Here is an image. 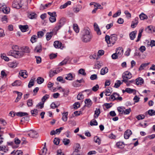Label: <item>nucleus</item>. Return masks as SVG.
Returning <instances> with one entry per match:
<instances>
[{
	"label": "nucleus",
	"mask_w": 155,
	"mask_h": 155,
	"mask_svg": "<svg viewBox=\"0 0 155 155\" xmlns=\"http://www.w3.org/2000/svg\"><path fill=\"white\" fill-rule=\"evenodd\" d=\"M92 35L89 30L87 29H85L82 37V41L85 43L90 42L92 38Z\"/></svg>",
	"instance_id": "nucleus-1"
},
{
	"label": "nucleus",
	"mask_w": 155,
	"mask_h": 155,
	"mask_svg": "<svg viewBox=\"0 0 155 155\" xmlns=\"http://www.w3.org/2000/svg\"><path fill=\"white\" fill-rule=\"evenodd\" d=\"M105 38L107 44H112L113 45L117 40V36L115 34L112 35L110 36L106 35Z\"/></svg>",
	"instance_id": "nucleus-2"
},
{
	"label": "nucleus",
	"mask_w": 155,
	"mask_h": 155,
	"mask_svg": "<svg viewBox=\"0 0 155 155\" xmlns=\"http://www.w3.org/2000/svg\"><path fill=\"white\" fill-rule=\"evenodd\" d=\"M8 55L12 56L16 58H19L24 55V52L21 51H10L8 53Z\"/></svg>",
	"instance_id": "nucleus-3"
},
{
	"label": "nucleus",
	"mask_w": 155,
	"mask_h": 155,
	"mask_svg": "<svg viewBox=\"0 0 155 155\" xmlns=\"http://www.w3.org/2000/svg\"><path fill=\"white\" fill-rule=\"evenodd\" d=\"M132 77V74L128 71L125 72L123 74L122 78L124 79H129Z\"/></svg>",
	"instance_id": "nucleus-4"
},
{
	"label": "nucleus",
	"mask_w": 155,
	"mask_h": 155,
	"mask_svg": "<svg viewBox=\"0 0 155 155\" xmlns=\"http://www.w3.org/2000/svg\"><path fill=\"white\" fill-rule=\"evenodd\" d=\"M27 136L32 138H37L38 137V135L36 131L32 130L29 132Z\"/></svg>",
	"instance_id": "nucleus-5"
},
{
	"label": "nucleus",
	"mask_w": 155,
	"mask_h": 155,
	"mask_svg": "<svg viewBox=\"0 0 155 155\" xmlns=\"http://www.w3.org/2000/svg\"><path fill=\"white\" fill-rule=\"evenodd\" d=\"M116 54L119 56V58H120L123 54V49L122 47H120L117 48L116 49Z\"/></svg>",
	"instance_id": "nucleus-6"
},
{
	"label": "nucleus",
	"mask_w": 155,
	"mask_h": 155,
	"mask_svg": "<svg viewBox=\"0 0 155 155\" xmlns=\"http://www.w3.org/2000/svg\"><path fill=\"white\" fill-rule=\"evenodd\" d=\"M1 8V12H3L4 13L7 14L9 13L10 11V8L6 6L5 5H2Z\"/></svg>",
	"instance_id": "nucleus-7"
},
{
	"label": "nucleus",
	"mask_w": 155,
	"mask_h": 155,
	"mask_svg": "<svg viewBox=\"0 0 155 155\" xmlns=\"http://www.w3.org/2000/svg\"><path fill=\"white\" fill-rule=\"evenodd\" d=\"M42 51L41 45L40 44L37 45L35 48L34 51L35 52L39 53Z\"/></svg>",
	"instance_id": "nucleus-8"
},
{
	"label": "nucleus",
	"mask_w": 155,
	"mask_h": 155,
	"mask_svg": "<svg viewBox=\"0 0 155 155\" xmlns=\"http://www.w3.org/2000/svg\"><path fill=\"white\" fill-rule=\"evenodd\" d=\"M132 134V132L130 130H127L124 132V136L125 139H128Z\"/></svg>",
	"instance_id": "nucleus-9"
},
{
	"label": "nucleus",
	"mask_w": 155,
	"mask_h": 155,
	"mask_svg": "<svg viewBox=\"0 0 155 155\" xmlns=\"http://www.w3.org/2000/svg\"><path fill=\"white\" fill-rule=\"evenodd\" d=\"M139 18L138 17H136L132 21L131 27L134 28L138 23Z\"/></svg>",
	"instance_id": "nucleus-10"
},
{
	"label": "nucleus",
	"mask_w": 155,
	"mask_h": 155,
	"mask_svg": "<svg viewBox=\"0 0 155 155\" xmlns=\"http://www.w3.org/2000/svg\"><path fill=\"white\" fill-rule=\"evenodd\" d=\"M12 7L14 8L17 9H19L21 7V6L20 5L19 3L16 0L13 1L12 4Z\"/></svg>",
	"instance_id": "nucleus-11"
},
{
	"label": "nucleus",
	"mask_w": 155,
	"mask_h": 155,
	"mask_svg": "<svg viewBox=\"0 0 155 155\" xmlns=\"http://www.w3.org/2000/svg\"><path fill=\"white\" fill-rule=\"evenodd\" d=\"M94 29L95 31L97 32V33L98 35H100L101 34V32L99 27L97 24L95 23L94 25Z\"/></svg>",
	"instance_id": "nucleus-12"
},
{
	"label": "nucleus",
	"mask_w": 155,
	"mask_h": 155,
	"mask_svg": "<svg viewBox=\"0 0 155 155\" xmlns=\"http://www.w3.org/2000/svg\"><path fill=\"white\" fill-rule=\"evenodd\" d=\"M74 75H73L71 73H69L66 75L65 79L69 81H71L74 78Z\"/></svg>",
	"instance_id": "nucleus-13"
},
{
	"label": "nucleus",
	"mask_w": 155,
	"mask_h": 155,
	"mask_svg": "<svg viewBox=\"0 0 155 155\" xmlns=\"http://www.w3.org/2000/svg\"><path fill=\"white\" fill-rule=\"evenodd\" d=\"M84 102L85 104V105L88 107H90L91 106L92 104V102L90 99H86Z\"/></svg>",
	"instance_id": "nucleus-14"
},
{
	"label": "nucleus",
	"mask_w": 155,
	"mask_h": 155,
	"mask_svg": "<svg viewBox=\"0 0 155 155\" xmlns=\"http://www.w3.org/2000/svg\"><path fill=\"white\" fill-rule=\"evenodd\" d=\"M137 31H133L129 34V36L130 39L131 40H133L136 37L137 34Z\"/></svg>",
	"instance_id": "nucleus-15"
},
{
	"label": "nucleus",
	"mask_w": 155,
	"mask_h": 155,
	"mask_svg": "<svg viewBox=\"0 0 155 155\" xmlns=\"http://www.w3.org/2000/svg\"><path fill=\"white\" fill-rule=\"evenodd\" d=\"M62 43L58 41H55L54 43V47L56 48H60L61 46Z\"/></svg>",
	"instance_id": "nucleus-16"
},
{
	"label": "nucleus",
	"mask_w": 155,
	"mask_h": 155,
	"mask_svg": "<svg viewBox=\"0 0 155 155\" xmlns=\"http://www.w3.org/2000/svg\"><path fill=\"white\" fill-rule=\"evenodd\" d=\"M8 151V149L5 146H0V152H0L2 155L4 154V153Z\"/></svg>",
	"instance_id": "nucleus-17"
},
{
	"label": "nucleus",
	"mask_w": 155,
	"mask_h": 155,
	"mask_svg": "<svg viewBox=\"0 0 155 155\" xmlns=\"http://www.w3.org/2000/svg\"><path fill=\"white\" fill-rule=\"evenodd\" d=\"M19 75L23 78H25L27 76V72L25 70H21L19 72Z\"/></svg>",
	"instance_id": "nucleus-18"
},
{
	"label": "nucleus",
	"mask_w": 155,
	"mask_h": 155,
	"mask_svg": "<svg viewBox=\"0 0 155 155\" xmlns=\"http://www.w3.org/2000/svg\"><path fill=\"white\" fill-rule=\"evenodd\" d=\"M19 27L21 29V31L23 32H24L26 31L27 29L28 28V26L27 25H19Z\"/></svg>",
	"instance_id": "nucleus-19"
},
{
	"label": "nucleus",
	"mask_w": 155,
	"mask_h": 155,
	"mask_svg": "<svg viewBox=\"0 0 155 155\" xmlns=\"http://www.w3.org/2000/svg\"><path fill=\"white\" fill-rule=\"evenodd\" d=\"M143 80L142 78H138L136 79V84L137 85H141L143 83Z\"/></svg>",
	"instance_id": "nucleus-20"
},
{
	"label": "nucleus",
	"mask_w": 155,
	"mask_h": 155,
	"mask_svg": "<svg viewBox=\"0 0 155 155\" xmlns=\"http://www.w3.org/2000/svg\"><path fill=\"white\" fill-rule=\"evenodd\" d=\"M108 71V69L107 67H105L101 69L100 74L102 75H104L107 73Z\"/></svg>",
	"instance_id": "nucleus-21"
},
{
	"label": "nucleus",
	"mask_w": 155,
	"mask_h": 155,
	"mask_svg": "<svg viewBox=\"0 0 155 155\" xmlns=\"http://www.w3.org/2000/svg\"><path fill=\"white\" fill-rule=\"evenodd\" d=\"M53 35V32H47L46 35V39L47 41L49 40L52 36Z\"/></svg>",
	"instance_id": "nucleus-22"
},
{
	"label": "nucleus",
	"mask_w": 155,
	"mask_h": 155,
	"mask_svg": "<svg viewBox=\"0 0 155 155\" xmlns=\"http://www.w3.org/2000/svg\"><path fill=\"white\" fill-rule=\"evenodd\" d=\"M101 112L99 109L96 108L94 112V118H97L98 117L99 115L100 114Z\"/></svg>",
	"instance_id": "nucleus-23"
},
{
	"label": "nucleus",
	"mask_w": 155,
	"mask_h": 155,
	"mask_svg": "<svg viewBox=\"0 0 155 155\" xmlns=\"http://www.w3.org/2000/svg\"><path fill=\"white\" fill-rule=\"evenodd\" d=\"M68 113L67 112L65 113H63L62 114V119L63 121L66 122L67 121L68 119Z\"/></svg>",
	"instance_id": "nucleus-24"
},
{
	"label": "nucleus",
	"mask_w": 155,
	"mask_h": 155,
	"mask_svg": "<svg viewBox=\"0 0 155 155\" xmlns=\"http://www.w3.org/2000/svg\"><path fill=\"white\" fill-rule=\"evenodd\" d=\"M82 8V6L80 5H78L76 7L74 8L73 10L75 12H78Z\"/></svg>",
	"instance_id": "nucleus-25"
},
{
	"label": "nucleus",
	"mask_w": 155,
	"mask_h": 155,
	"mask_svg": "<svg viewBox=\"0 0 155 155\" xmlns=\"http://www.w3.org/2000/svg\"><path fill=\"white\" fill-rule=\"evenodd\" d=\"M119 96L118 94L114 93H113V94L111 95L110 97V99L112 100H116L118 97Z\"/></svg>",
	"instance_id": "nucleus-26"
},
{
	"label": "nucleus",
	"mask_w": 155,
	"mask_h": 155,
	"mask_svg": "<svg viewBox=\"0 0 155 155\" xmlns=\"http://www.w3.org/2000/svg\"><path fill=\"white\" fill-rule=\"evenodd\" d=\"M117 147L121 149H123L124 147V144L123 142H119L117 143Z\"/></svg>",
	"instance_id": "nucleus-27"
},
{
	"label": "nucleus",
	"mask_w": 155,
	"mask_h": 155,
	"mask_svg": "<svg viewBox=\"0 0 155 155\" xmlns=\"http://www.w3.org/2000/svg\"><path fill=\"white\" fill-rule=\"evenodd\" d=\"M46 143H45V147L43 148V149L41 150L40 153V155H46V154L47 152V149L45 147Z\"/></svg>",
	"instance_id": "nucleus-28"
},
{
	"label": "nucleus",
	"mask_w": 155,
	"mask_h": 155,
	"mask_svg": "<svg viewBox=\"0 0 155 155\" xmlns=\"http://www.w3.org/2000/svg\"><path fill=\"white\" fill-rule=\"evenodd\" d=\"M15 114L18 116L20 117H23L25 116H28V114L26 112H18L16 113Z\"/></svg>",
	"instance_id": "nucleus-29"
},
{
	"label": "nucleus",
	"mask_w": 155,
	"mask_h": 155,
	"mask_svg": "<svg viewBox=\"0 0 155 155\" xmlns=\"http://www.w3.org/2000/svg\"><path fill=\"white\" fill-rule=\"evenodd\" d=\"M139 18L140 20H143L147 19L148 17L145 14L142 13L139 15Z\"/></svg>",
	"instance_id": "nucleus-30"
},
{
	"label": "nucleus",
	"mask_w": 155,
	"mask_h": 155,
	"mask_svg": "<svg viewBox=\"0 0 155 155\" xmlns=\"http://www.w3.org/2000/svg\"><path fill=\"white\" fill-rule=\"evenodd\" d=\"M51 3H49L48 4H46L45 5H44L41 4L40 7V9L41 10H43L46 9L48 7L50 6L51 5Z\"/></svg>",
	"instance_id": "nucleus-31"
},
{
	"label": "nucleus",
	"mask_w": 155,
	"mask_h": 155,
	"mask_svg": "<svg viewBox=\"0 0 155 155\" xmlns=\"http://www.w3.org/2000/svg\"><path fill=\"white\" fill-rule=\"evenodd\" d=\"M125 109L124 107H118L117 108L118 111L120 113V114H124V110Z\"/></svg>",
	"instance_id": "nucleus-32"
},
{
	"label": "nucleus",
	"mask_w": 155,
	"mask_h": 155,
	"mask_svg": "<svg viewBox=\"0 0 155 155\" xmlns=\"http://www.w3.org/2000/svg\"><path fill=\"white\" fill-rule=\"evenodd\" d=\"M37 17V14L34 13H31L28 15V17L31 19L35 18Z\"/></svg>",
	"instance_id": "nucleus-33"
},
{
	"label": "nucleus",
	"mask_w": 155,
	"mask_h": 155,
	"mask_svg": "<svg viewBox=\"0 0 155 155\" xmlns=\"http://www.w3.org/2000/svg\"><path fill=\"white\" fill-rule=\"evenodd\" d=\"M31 113L33 116H35L38 115V110L36 109H34L31 111Z\"/></svg>",
	"instance_id": "nucleus-34"
},
{
	"label": "nucleus",
	"mask_w": 155,
	"mask_h": 155,
	"mask_svg": "<svg viewBox=\"0 0 155 155\" xmlns=\"http://www.w3.org/2000/svg\"><path fill=\"white\" fill-rule=\"evenodd\" d=\"M143 29H142L139 31V32L138 33V35L137 37V40L136 41V42H137L140 41L142 36V33L143 32Z\"/></svg>",
	"instance_id": "nucleus-35"
},
{
	"label": "nucleus",
	"mask_w": 155,
	"mask_h": 155,
	"mask_svg": "<svg viewBox=\"0 0 155 155\" xmlns=\"http://www.w3.org/2000/svg\"><path fill=\"white\" fill-rule=\"evenodd\" d=\"M1 58L2 59H4L6 61H9V58L8 57L6 56V55L5 54H1Z\"/></svg>",
	"instance_id": "nucleus-36"
},
{
	"label": "nucleus",
	"mask_w": 155,
	"mask_h": 155,
	"mask_svg": "<svg viewBox=\"0 0 155 155\" xmlns=\"http://www.w3.org/2000/svg\"><path fill=\"white\" fill-rule=\"evenodd\" d=\"M21 84V81H15L14 83L12 84V86H19Z\"/></svg>",
	"instance_id": "nucleus-37"
},
{
	"label": "nucleus",
	"mask_w": 155,
	"mask_h": 155,
	"mask_svg": "<svg viewBox=\"0 0 155 155\" xmlns=\"http://www.w3.org/2000/svg\"><path fill=\"white\" fill-rule=\"evenodd\" d=\"M73 28L76 33H78L79 31V28L77 24H74L73 25Z\"/></svg>",
	"instance_id": "nucleus-38"
},
{
	"label": "nucleus",
	"mask_w": 155,
	"mask_h": 155,
	"mask_svg": "<svg viewBox=\"0 0 155 155\" xmlns=\"http://www.w3.org/2000/svg\"><path fill=\"white\" fill-rule=\"evenodd\" d=\"M44 103L43 102H39L36 105V107L38 108L42 109L44 107Z\"/></svg>",
	"instance_id": "nucleus-39"
},
{
	"label": "nucleus",
	"mask_w": 155,
	"mask_h": 155,
	"mask_svg": "<svg viewBox=\"0 0 155 155\" xmlns=\"http://www.w3.org/2000/svg\"><path fill=\"white\" fill-rule=\"evenodd\" d=\"M37 39V36L36 35H33L31 39V41L32 43L35 42Z\"/></svg>",
	"instance_id": "nucleus-40"
},
{
	"label": "nucleus",
	"mask_w": 155,
	"mask_h": 155,
	"mask_svg": "<svg viewBox=\"0 0 155 155\" xmlns=\"http://www.w3.org/2000/svg\"><path fill=\"white\" fill-rule=\"evenodd\" d=\"M149 63H146L144 64H143L140 66L139 70H142L144 69V68H146L148 64Z\"/></svg>",
	"instance_id": "nucleus-41"
},
{
	"label": "nucleus",
	"mask_w": 155,
	"mask_h": 155,
	"mask_svg": "<svg viewBox=\"0 0 155 155\" xmlns=\"http://www.w3.org/2000/svg\"><path fill=\"white\" fill-rule=\"evenodd\" d=\"M111 90L112 89L110 87L108 88L107 90H106V91L105 92L106 96H109L110 95L112 91Z\"/></svg>",
	"instance_id": "nucleus-42"
},
{
	"label": "nucleus",
	"mask_w": 155,
	"mask_h": 155,
	"mask_svg": "<svg viewBox=\"0 0 155 155\" xmlns=\"http://www.w3.org/2000/svg\"><path fill=\"white\" fill-rule=\"evenodd\" d=\"M33 104V101L32 99H29L27 101V105L28 107H31Z\"/></svg>",
	"instance_id": "nucleus-43"
},
{
	"label": "nucleus",
	"mask_w": 155,
	"mask_h": 155,
	"mask_svg": "<svg viewBox=\"0 0 155 155\" xmlns=\"http://www.w3.org/2000/svg\"><path fill=\"white\" fill-rule=\"evenodd\" d=\"M44 79L41 77H38L37 79V83L39 84H41L44 82Z\"/></svg>",
	"instance_id": "nucleus-44"
},
{
	"label": "nucleus",
	"mask_w": 155,
	"mask_h": 155,
	"mask_svg": "<svg viewBox=\"0 0 155 155\" xmlns=\"http://www.w3.org/2000/svg\"><path fill=\"white\" fill-rule=\"evenodd\" d=\"M82 92L80 93H79L77 96V98L78 100H81L84 98V95L82 94Z\"/></svg>",
	"instance_id": "nucleus-45"
},
{
	"label": "nucleus",
	"mask_w": 155,
	"mask_h": 155,
	"mask_svg": "<svg viewBox=\"0 0 155 155\" xmlns=\"http://www.w3.org/2000/svg\"><path fill=\"white\" fill-rule=\"evenodd\" d=\"M90 125L91 126L95 125H97V122L95 119L92 120L90 122Z\"/></svg>",
	"instance_id": "nucleus-46"
},
{
	"label": "nucleus",
	"mask_w": 155,
	"mask_h": 155,
	"mask_svg": "<svg viewBox=\"0 0 155 155\" xmlns=\"http://www.w3.org/2000/svg\"><path fill=\"white\" fill-rule=\"evenodd\" d=\"M17 65V64L15 62H11L9 64V66L10 67L12 68H15Z\"/></svg>",
	"instance_id": "nucleus-47"
},
{
	"label": "nucleus",
	"mask_w": 155,
	"mask_h": 155,
	"mask_svg": "<svg viewBox=\"0 0 155 155\" xmlns=\"http://www.w3.org/2000/svg\"><path fill=\"white\" fill-rule=\"evenodd\" d=\"M78 73L83 76L86 75V73L85 72V70L82 68L80 69L78 71Z\"/></svg>",
	"instance_id": "nucleus-48"
},
{
	"label": "nucleus",
	"mask_w": 155,
	"mask_h": 155,
	"mask_svg": "<svg viewBox=\"0 0 155 155\" xmlns=\"http://www.w3.org/2000/svg\"><path fill=\"white\" fill-rule=\"evenodd\" d=\"M56 74L55 71L51 70L49 72V76L50 77H52L55 74Z\"/></svg>",
	"instance_id": "nucleus-49"
},
{
	"label": "nucleus",
	"mask_w": 155,
	"mask_h": 155,
	"mask_svg": "<svg viewBox=\"0 0 155 155\" xmlns=\"http://www.w3.org/2000/svg\"><path fill=\"white\" fill-rule=\"evenodd\" d=\"M34 84V80L31 79L30 80L28 84V87L30 88L33 86Z\"/></svg>",
	"instance_id": "nucleus-50"
},
{
	"label": "nucleus",
	"mask_w": 155,
	"mask_h": 155,
	"mask_svg": "<svg viewBox=\"0 0 155 155\" xmlns=\"http://www.w3.org/2000/svg\"><path fill=\"white\" fill-rule=\"evenodd\" d=\"M94 140L95 142L97 143L99 145L100 144L101 141L100 139L97 136H95L94 138Z\"/></svg>",
	"instance_id": "nucleus-51"
},
{
	"label": "nucleus",
	"mask_w": 155,
	"mask_h": 155,
	"mask_svg": "<svg viewBox=\"0 0 155 155\" xmlns=\"http://www.w3.org/2000/svg\"><path fill=\"white\" fill-rule=\"evenodd\" d=\"M148 114L150 116H153L155 115V110L151 109L148 110Z\"/></svg>",
	"instance_id": "nucleus-52"
},
{
	"label": "nucleus",
	"mask_w": 155,
	"mask_h": 155,
	"mask_svg": "<svg viewBox=\"0 0 155 155\" xmlns=\"http://www.w3.org/2000/svg\"><path fill=\"white\" fill-rule=\"evenodd\" d=\"M68 60V59H65L59 64L60 66H62L66 64Z\"/></svg>",
	"instance_id": "nucleus-53"
},
{
	"label": "nucleus",
	"mask_w": 155,
	"mask_h": 155,
	"mask_svg": "<svg viewBox=\"0 0 155 155\" xmlns=\"http://www.w3.org/2000/svg\"><path fill=\"white\" fill-rule=\"evenodd\" d=\"M44 35V33L41 31H38L37 32V36L38 38H41Z\"/></svg>",
	"instance_id": "nucleus-54"
},
{
	"label": "nucleus",
	"mask_w": 155,
	"mask_h": 155,
	"mask_svg": "<svg viewBox=\"0 0 155 155\" xmlns=\"http://www.w3.org/2000/svg\"><path fill=\"white\" fill-rule=\"evenodd\" d=\"M117 82L115 83L114 87L116 88H118L122 83L121 82L120 80H117Z\"/></svg>",
	"instance_id": "nucleus-55"
},
{
	"label": "nucleus",
	"mask_w": 155,
	"mask_h": 155,
	"mask_svg": "<svg viewBox=\"0 0 155 155\" xmlns=\"http://www.w3.org/2000/svg\"><path fill=\"white\" fill-rule=\"evenodd\" d=\"M63 142L64 145H67L69 143L70 140L68 139H64L63 140Z\"/></svg>",
	"instance_id": "nucleus-56"
},
{
	"label": "nucleus",
	"mask_w": 155,
	"mask_h": 155,
	"mask_svg": "<svg viewBox=\"0 0 155 155\" xmlns=\"http://www.w3.org/2000/svg\"><path fill=\"white\" fill-rule=\"evenodd\" d=\"M65 22V19L64 18H62L60 19L59 23L61 25H63Z\"/></svg>",
	"instance_id": "nucleus-57"
},
{
	"label": "nucleus",
	"mask_w": 155,
	"mask_h": 155,
	"mask_svg": "<svg viewBox=\"0 0 155 155\" xmlns=\"http://www.w3.org/2000/svg\"><path fill=\"white\" fill-rule=\"evenodd\" d=\"M22 51H23L24 54V53H28L30 52V50L29 49V48L28 47H26L23 48Z\"/></svg>",
	"instance_id": "nucleus-58"
},
{
	"label": "nucleus",
	"mask_w": 155,
	"mask_h": 155,
	"mask_svg": "<svg viewBox=\"0 0 155 155\" xmlns=\"http://www.w3.org/2000/svg\"><path fill=\"white\" fill-rule=\"evenodd\" d=\"M49 97V95L48 94L45 95L42 98L41 100L42 102H43V103H45V101L48 99Z\"/></svg>",
	"instance_id": "nucleus-59"
},
{
	"label": "nucleus",
	"mask_w": 155,
	"mask_h": 155,
	"mask_svg": "<svg viewBox=\"0 0 155 155\" xmlns=\"http://www.w3.org/2000/svg\"><path fill=\"white\" fill-rule=\"evenodd\" d=\"M139 50L142 53L143 52L146 50V48L145 46H141L139 48Z\"/></svg>",
	"instance_id": "nucleus-60"
},
{
	"label": "nucleus",
	"mask_w": 155,
	"mask_h": 155,
	"mask_svg": "<svg viewBox=\"0 0 155 155\" xmlns=\"http://www.w3.org/2000/svg\"><path fill=\"white\" fill-rule=\"evenodd\" d=\"M73 154V155H81L80 152L78 149H75Z\"/></svg>",
	"instance_id": "nucleus-61"
},
{
	"label": "nucleus",
	"mask_w": 155,
	"mask_h": 155,
	"mask_svg": "<svg viewBox=\"0 0 155 155\" xmlns=\"http://www.w3.org/2000/svg\"><path fill=\"white\" fill-rule=\"evenodd\" d=\"M60 139L58 138H55L54 140V143L55 145H58L59 143Z\"/></svg>",
	"instance_id": "nucleus-62"
},
{
	"label": "nucleus",
	"mask_w": 155,
	"mask_h": 155,
	"mask_svg": "<svg viewBox=\"0 0 155 155\" xmlns=\"http://www.w3.org/2000/svg\"><path fill=\"white\" fill-rule=\"evenodd\" d=\"M80 106V104L78 102H75L74 104V108L76 109L79 107Z\"/></svg>",
	"instance_id": "nucleus-63"
},
{
	"label": "nucleus",
	"mask_w": 155,
	"mask_h": 155,
	"mask_svg": "<svg viewBox=\"0 0 155 155\" xmlns=\"http://www.w3.org/2000/svg\"><path fill=\"white\" fill-rule=\"evenodd\" d=\"M136 117L138 120H139L144 119L145 117V116L143 115H139L137 116Z\"/></svg>",
	"instance_id": "nucleus-64"
}]
</instances>
